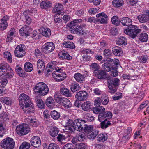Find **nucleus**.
I'll use <instances>...</instances> for the list:
<instances>
[{"mask_svg":"<svg viewBox=\"0 0 149 149\" xmlns=\"http://www.w3.org/2000/svg\"><path fill=\"white\" fill-rule=\"evenodd\" d=\"M85 120L80 119H77L75 121V122L73 120L69 119L67 122V126H68L69 132H74L75 130L81 131L84 129L83 126H84Z\"/></svg>","mask_w":149,"mask_h":149,"instance_id":"1","label":"nucleus"},{"mask_svg":"<svg viewBox=\"0 0 149 149\" xmlns=\"http://www.w3.org/2000/svg\"><path fill=\"white\" fill-rule=\"evenodd\" d=\"M33 89L35 94L42 96L46 95L49 91L48 86L43 82L38 83Z\"/></svg>","mask_w":149,"mask_h":149,"instance_id":"2","label":"nucleus"},{"mask_svg":"<svg viewBox=\"0 0 149 149\" xmlns=\"http://www.w3.org/2000/svg\"><path fill=\"white\" fill-rule=\"evenodd\" d=\"M105 108L103 107H99L98 108H95L93 109V112L96 114L99 113L98 120L101 122L105 118H112V114L111 112L109 111L104 112Z\"/></svg>","mask_w":149,"mask_h":149,"instance_id":"3","label":"nucleus"},{"mask_svg":"<svg viewBox=\"0 0 149 149\" xmlns=\"http://www.w3.org/2000/svg\"><path fill=\"white\" fill-rule=\"evenodd\" d=\"M14 75L11 68L6 63L0 64V76H3L7 78H11Z\"/></svg>","mask_w":149,"mask_h":149,"instance_id":"4","label":"nucleus"},{"mask_svg":"<svg viewBox=\"0 0 149 149\" xmlns=\"http://www.w3.org/2000/svg\"><path fill=\"white\" fill-rule=\"evenodd\" d=\"M141 32V29L138 28L137 26L133 25L128 29L124 30V32L126 34H128L132 38H134Z\"/></svg>","mask_w":149,"mask_h":149,"instance_id":"5","label":"nucleus"},{"mask_svg":"<svg viewBox=\"0 0 149 149\" xmlns=\"http://www.w3.org/2000/svg\"><path fill=\"white\" fill-rule=\"evenodd\" d=\"M15 145L14 140L10 137L4 139L1 143V146L6 149H13L14 148Z\"/></svg>","mask_w":149,"mask_h":149,"instance_id":"6","label":"nucleus"},{"mask_svg":"<svg viewBox=\"0 0 149 149\" xmlns=\"http://www.w3.org/2000/svg\"><path fill=\"white\" fill-rule=\"evenodd\" d=\"M16 130L18 134L24 135L28 133L30 130L29 127L27 125L22 124L16 127Z\"/></svg>","mask_w":149,"mask_h":149,"instance_id":"7","label":"nucleus"},{"mask_svg":"<svg viewBox=\"0 0 149 149\" xmlns=\"http://www.w3.org/2000/svg\"><path fill=\"white\" fill-rule=\"evenodd\" d=\"M19 102L20 107H24L31 102V100L29 97L27 95L22 93L19 97Z\"/></svg>","mask_w":149,"mask_h":149,"instance_id":"8","label":"nucleus"},{"mask_svg":"<svg viewBox=\"0 0 149 149\" xmlns=\"http://www.w3.org/2000/svg\"><path fill=\"white\" fill-rule=\"evenodd\" d=\"M55 99L57 102L60 103L65 109L70 108L72 107V104L71 102L66 98L57 97Z\"/></svg>","mask_w":149,"mask_h":149,"instance_id":"9","label":"nucleus"},{"mask_svg":"<svg viewBox=\"0 0 149 149\" xmlns=\"http://www.w3.org/2000/svg\"><path fill=\"white\" fill-rule=\"evenodd\" d=\"M24 45H19L16 47L14 52L15 56L21 58L24 56L25 52L24 49Z\"/></svg>","mask_w":149,"mask_h":149,"instance_id":"10","label":"nucleus"},{"mask_svg":"<svg viewBox=\"0 0 149 149\" xmlns=\"http://www.w3.org/2000/svg\"><path fill=\"white\" fill-rule=\"evenodd\" d=\"M55 49V45L52 42H48L42 46L43 51L45 53L52 52Z\"/></svg>","mask_w":149,"mask_h":149,"instance_id":"11","label":"nucleus"},{"mask_svg":"<svg viewBox=\"0 0 149 149\" xmlns=\"http://www.w3.org/2000/svg\"><path fill=\"white\" fill-rule=\"evenodd\" d=\"M68 27H70L72 33L79 35L81 34L82 35L84 34V30L81 28L80 26L79 25H68Z\"/></svg>","mask_w":149,"mask_h":149,"instance_id":"12","label":"nucleus"},{"mask_svg":"<svg viewBox=\"0 0 149 149\" xmlns=\"http://www.w3.org/2000/svg\"><path fill=\"white\" fill-rule=\"evenodd\" d=\"M96 16L98 18L97 21L101 24H106L107 23L108 20L107 15L104 12L96 14Z\"/></svg>","mask_w":149,"mask_h":149,"instance_id":"13","label":"nucleus"},{"mask_svg":"<svg viewBox=\"0 0 149 149\" xmlns=\"http://www.w3.org/2000/svg\"><path fill=\"white\" fill-rule=\"evenodd\" d=\"M52 76L57 82H60L64 80L66 77V74L65 73H58L57 72H53Z\"/></svg>","mask_w":149,"mask_h":149,"instance_id":"14","label":"nucleus"},{"mask_svg":"<svg viewBox=\"0 0 149 149\" xmlns=\"http://www.w3.org/2000/svg\"><path fill=\"white\" fill-rule=\"evenodd\" d=\"M88 96V94L86 91H82L78 92L75 96V97L79 101H84L86 100Z\"/></svg>","mask_w":149,"mask_h":149,"instance_id":"15","label":"nucleus"},{"mask_svg":"<svg viewBox=\"0 0 149 149\" xmlns=\"http://www.w3.org/2000/svg\"><path fill=\"white\" fill-rule=\"evenodd\" d=\"M25 122L33 127H37L39 123L38 120L32 118L31 116H29L25 119Z\"/></svg>","mask_w":149,"mask_h":149,"instance_id":"16","label":"nucleus"},{"mask_svg":"<svg viewBox=\"0 0 149 149\" xmlns=\"http://www.w3.org/2000/svg\"><path fill=\"white\" fill-rule=\"evenodd\" d=\"M26 113L31 114L34 112V108L32 102L30 103L28 105L24 107H22L21 108Z\"/></svg>","mask_w":149,"mask_h":149,"instance_id":"17","label":"nucleus"},{"mask_svg":"<svg viewBox=\"0 0 149 149\" xmlns=\"http://www.w3.org/2000/svg\"><path fill=\"white\" fill-rule=\"evenodd\" d=\"M30 142L31 146L35 148L39 147L41 143L40 139L38 136L33 137L31 140Z\"/></svg>","mask_w":149,"mask_h":149,"instance_id":"18","label":"nucleus"},{"mask_svg":"<svg viewBox=\"0 0 149 149\" xmlns=\"http://www.w3.org/2000/svg\"><path fill=\"white\" fill-rule=\"evenodd\" d=\"M138 19L139 21L141 23L147 22L149 19V10L146 11L145 14L139 15L138 17Z\"/></svg>","mask_w":149,"mask_h":149,"instance_id":"19","label":"nucleus"},{"mask_svg":"<svg viewBox=\"0 0 149 149\" xmlns=\"http://www.w3.org/2000/svg\"><path fill=\"white\" fill-rule=\"evenodd\" d=\"M41 34L46 37H49L51 35V31L48 28L42 27L40 29Z\"/></svg>","mask_w":149,"mask_h":149,"instance_id":"20","label":"nucleus"},{"mask_svg":"<svg viewBox=\"0 0 149 149\" xmlns=\"http://www.w3.org/2000/svg\"><path fill=\"white\" fill-rule=\"evenodd\" d=\"M52 5V2L47 0L44 1L40 3V8L44 9H47L50 8Z\"/></svg>","mask_w":149,"mask_h":149,"instance_id":"21","label":"nucleus"},{"mask_svg":"<svg viewBox=\"0 0 149 149\" xmlns=\"http://www.w3.org/2000/svg\"><path fill=\"white\" fill-rule=\"evenodd\" d=\"M74 77L77 82L80 83H82L85 79L84 75L79 73H75L74 74Z\"/></svg>","mask_w":149,"mask_h":149,"instance_id":"22","label":"nucleus"},{"mask_svg":"<svg viewBox=\"0 0 149 149\" xmlns=\"http://www.w3.org/2000/svg\"><path fill=\"white\" fill-rule=\"evenodd\" d=\"M120 22L123 26H129L132 25V21L131 19L127 17H123Z\"/></svg>","mask_w":149,"mask_h":149,"instance_id":"23","label":"nucleus"},{"mask_svg":"<svg viewBox=\"0 0 149 149\" xmlns=\"http://www.w3.org/2000/svg\"><path fill=\"white\" fill-rule=\"evenodd\" d=\"M96 138L97 141L100 142H104L107 140L108 135L106 133H100L98 135Z\"/></svg>","mask_w":149,"mask_h":149,"instance_id":"24","label":"nucleus"},{"mask_svg":"<svg viewBox=\"0 0 149 149\" xmlns=\"http://www.w3.org/2000/svg\"><path fill=\"white\" fill-rule=\"evenodd\" d=\"M120 80L119 79L115 78L112 79H109L107 81L108 84L116 87L119 84Z\"/></svg>","mask_w":149,"mask_h":149,"instance_id":"25","label":"nucleus"},{"mask_svg":"<svg viewBox=\"0 0 149 149\" xmlns=\"http://www.w3.org/2000/svg\"><path fill=\"white\" fill-rule=\"evenodd\" d=\"M35 101L37 106L39 108L44 109L45 107V103L41 98L37 97L35 98Z\"/></svg>","mask_w":149,"mask_h":149,"instance_id":"26","label":"nucleus"},{"mask_svg":"<svg viewBox=\"0 0 149 149\" xmlns=\"http://www.w3.org/2000/svg\"><path fill=\"white\" fill-rule=\"evenodd\" d=\"M92 104L89 101L84 102L81 105L82 109L85 111H88L91 108Z\"/></svg>","mask_w":149,"mask_h":149,"instance_id":"27","label":"nucleus"},{"mask_svg":"<svg viewBox=\"0 0 149 149\" xmlns=\"http://www.w3.org/2000/svg\"><path fill=\"white\" fill-rule=\"evenodd\" d=\"M95 75L100 79H104L106 75V73L103 70H98L94 74Z\"/></svg>","mask_w":149,"mask_h":149,"instance_id":"28","label":"nucleus"},{"mask_svg":"<svg viewBox=\"0 0 149 149\" xmlns=\"http://www.w3.org/2000/svg\"><path fill=\"white\" fill-rule=\"evenodd\" d=\"M59 56L62 59L70 60L72 58V57L65 52H60L59 54Z\"/></svg>","mask_w":149,"mask_h":149,"instance_id":"29","label":"nucleus"},{"mask_svg":"<svg viewBox=\"0 0 149 149\" xmlns=\"http://www.w3.org/2000/svg\"><path fill=\"white\" fill-rule=\"evenodd\" d=\"M15 32V29L13 28H11L8 33L7 37L6 39V42L10 41L12 40L13 36Z\"/></svg>","mask_w":149,"mask_h":149,"instance_id":"30","label":"nucleus"},{"mask_svg":"<svg viewBox=\"0 0 149 149\" xmlns=\"http://www.w3.org/2000/svg\"><path fill=\"white\" fill-rule=\"evenodd\" d=\"M99 133V131L96 130H93L88 134V137L90 139H94Z\"/></svg>","mask_w":149,"mask_h":149,"instance_id":"31","label":"nucleus"},{"mask_svg":"<svg viewBox=\"0 0 149 149\" xmlns=\"http://www.w3.org/2000/svg\"><path fill=\"white\" fill-rule=\"evenodd\" d=\"M113 67L111 63L108 62L105 63L102 65L103 70H104L105 72H108L111 70V69H113Z\"/></svg>","mask_w":149,"mask_h":149,"instance_id":"32","label":"nucleus"},{"mask_svg":"<svg viewBox=\"0 0 149 149\" xmlns=\"http://www.w3.org/2000/svg\"><path fill=\"white\" fill-rule=\"evenodd\" d=\"M100 122V127L102 129H106L111 125L110 121L107 119H105L104 121L102 120Z\"/></svg>","mask_w":149,"mask_h":149,"instance_id":"33","label":"nucleus"},{"mask_svg":"<svg viewBox=\"0 0 149 149\" xmlns=\"http://www.w3.org/2000/svg\"><path fill=\"white\" fill-rule=\"evenodd\" d=\"M29 27L26 25H24L19 30V33L22 36H28V30Z\"/></svg>","mask_w":149,"mask_h":149,"instance_id":"34","label":"nucleus"},{"mask_svg":"<svg viewBox=\"0 0 149 149\" xmlns=\"http://www.w3.org/2000/svg\"><path fill=\"white\" fill-rule=\"evenodd\" d=\"M127 40L125 37L122 36L116 40V44L118 45H125L127 43Z\"/></svg>","mask_w":149,"mask_h":149,"instance_id":"35","label":"nucleus"},{"mask_svg":"<svg viewBox=\"0 0 149 149\" xmlns=\"http://www.w3.org/2000/svg\"><path fill=\"white\" fill-rule=\"evenodd\" d=\"M112 52L113 54L116 56H119L122 53L121 49L117 46L112 48Z\"/></svg>","mask_w":149,"mask_h":149,"instance_id":"36","label":"nucleus"},{"mask_svg":"<svg viewBox=\"0 0 149 149\" xmlns=\"http://www.w3.org/2000/svg\"><path fill=\"white\" fill-rule=\"evenodd\" d=\"M1 100L5 104L8 105H11L13 102L12 99L8 97H3L1 98Z\"/></svg>","mask_w":149,"mask_h":149,"instance_id":"37","label":"nucleus"},{"mask_svg":"<svg viewBox=\"0 0 149 149\" xmlns=\"http://www.w3.org/2000/svg\"><path fill=\"white\" fill-rule=\"evenodd\" d=\"M62 44L63 46L65 48L73 49L75 47L74 44L71 42L68 41L66 42L64 41L63 43Z\"/></svg>","mask_w":149,"mask_h":149,"instance_id":"38","label":"nucleus"},{"mask_svg":"<svg viewBox=\"0 0 149 149\" xmlns=\"http://www.w3.org/2000/svg\"><path fill=\"white\" fill-rule=\"evenodd\" d=\"M33 65L30 62H26L24 65V70L26 72H30L33 70Z\"/></svg>","mask_w":149,"mask_h":149,"instance_id":"39","label":"nucleus"},{"mask_svg":"<svg viewBox=\"0 0 149 149\" xmlns=\"http://www.w3.org/2000/svg\"><path fill=\"white\" fill-rule=\"evenodd\" d=\"M37 65L38 69L43 70L45 68V63L42 59H39L38 60Z\"/></svg>","mask_w":149,"mask_h":149,"instance_id":"40","label":"nucleus"},{"mask_svg":"<svg viewBox=\"0 0 149 149\" xmlns=\"http://www.w3.org/2000/svg\"><path fill=\"white\" fill-rule=\"evenodd\" d=\"M54 103V100L52 97L47 98L46 101V105L50 108L53 107Z\"/></svg>","mask_w":149,"mask_h":149,"instance_id":"41","label":"nucleus"},{"mask_svg":"<svg viewBox=\"0 0 149 149\" xmlns=\"http://www.w3.org/2000/svg\"><path fill=\"white\" fill-rule=\"evenodd\" d=\"M112 3L115 7H119L123 5L124 1L123 0H113Z\"/></svg>","mask_w":149,"mask_h":149,"instance_id":"42","label":"nucleus"},{"mask_svg":"<svg viewBox=\"0 0 149 149\" xmlns=\"http://www.w3.org/2000/svg\"><path fill=\"white\" fill-rule=\"evenodd\" d=\"M60 92L61 94L65 95L66 96H70L71 95V93L70 91L65 88H62L60 89Z\"/></svg>","mask_w":149,"mask_h":149,"instance_id":"43","label":"nucleus"},{"mask_svg":"<svg viewBox=\"0 0 149 149\" xmlns=\"http://www.w3.org/2000/svg\"><path fill=\"white\" fill-rule=\"evenodd\" d=\"M60 113L55 110L51 112V116L52 118L55 120H58L60 116Z\"/></svg>","mask_w":149,"mask_h":149,"instance_id":"44","label":"nucleus"},{"mask_svg":"<svg viewBox=\"0 0 149 149\" xmlns=\"http://www.w3.org/2000/svg\"><path fill=\"white\" fill-rule=\"evenodd\" d=\"M3 56L4 58L7 59V61L10 63H11L12 61V56L11 53L9 52H4Z\"/></svg>","mask_w":149,"mask_h":149,"instance_id":"45","label":"nucleus"},{"mask_svg":"<svg viewBox=\"0 0 149 149\" xmlns=\"http://www.w3.org/2000/svg\"><path fill=\"white\" fill-rule=\"evenodd\" d=\"M139 39L142 42H146L148 40V35L146 33H142L139 36Z\"/></svg>","mask_w":149,"mask_h":149,"instance_id":"46","label":"nucleus"},{"mask_svg":"<svg viewBox=\"0 0 149 149\" xmlns=\"http://www.w3.org/2000/svg\"><path fill=\"white\" fill-rule=\"evenodd\" d=\"M91 70L95 73L100 69V66L97 64L95 63H93L90 66Z\"/></svg>","mask_w":149,"mask_h":149,"instance_id":"47","label":"nucleus"},{"mask_svg":"<svg viewBox=\"0 0 149 149\" xmlns=\"http://www.w3.org/2000/svg\"><path fill=\"white\" fill-rule=\"evenodd\" d=\"M58 132V129L56 127H53L50 129V135L53 137L56 136Z\"/></svg>","mask_w":149,"mask_h":149,"instance_id":"48","label":"nucleus"},{"mask_svg":"<svg viewBox=\"0 0 149 149\" xmlns=\"http://www.w3.org/2000/svg\"><path fill=\"white\" fill-rule=\"evenodd\" d=\"M111 21L113 24L116 25H118L120 22V20L116 16L113 17L111 18Z\"/></svg>","mask_w":149,"mask_h":149,"instance_id":"49","label":"nucleus"},{"mask_svg":"<svg viewBox=\"0 0 149 149\" xmlns=\"http://www.w3.org/2000/svg\"><path fill=\"white\" fill-rule=\"evenodd\" d=\"M79 84L77 83H74L72 84L70 88L72 91L74 92L79 90Z\"/></svg>","mask_w":149,"mask_h":149,"instance_id":"50","label":"nucleus"},{"mask_svg":"<svg viewBox=\"0 0 149 149\" xmlns=\"http://www.w3.org/2000/svg\"><path fill=\"white\" fill-rule=\"evenodd\" d=\"M93 127L92 125L85 124L83 130L84 132L89 133L93 130Z\"/></svg>","mask_w":149,"mask_h":149,"instance_id":"51","label":"nucleus"},{"mask_svg":"<svg viewBox=\"0 0 149 149\" xmlns=\"http://www.w3.org/2000/svg\"><path fill=\"white\" fill-rule=\"evenodd\" d=\"M94 117L91 116L90 114H86L85 116V120L86 122H91L93 121L94 119Z\"/></svg>","mask_w":149,"mask_h":149,"instance_id":"52","label":"nucleus"},{"mask_svg":"<svg viewBox=\"0 0 149 149\" xmlns=\"http://www.w3.org/2000/svg\"><path fill=\"white\" fill-rule=\"evenodd\" d=\"M82 21L83 20L81 19H76L71 21L70 23L68 24V25H78L77 24L82 22Z\"/></svg>","mask_w":149,"mask_h":149,"instance_id":"53","label":"nucleus"},{"mask_svg":"<svg viewBox=\"0 0 149 149\" xmlns=\"http://www.w3.org/2000/svg\"><path fill=\"white\" fill-rule=\"evenodd\" d=\"M63 8V6L62 4L58 3L57 4L54 8L53 9L55 12H58L61 11Z\"/></svg>","mask_w":149,"mask_h":149,"instance_id":"54","label":"nucleus"},{"mask_svg":"<svg viewBox=\"0 0 149 149\" xmlns=\"http://www.w3.org/2000/svg\"><path fill=\"white\" fill-rule=\"evenodd\" d=\"M30 147V144L28 142H23L20 146L19 149H28Z\"/></svg>","mask_w":149,"mask_h":149,"instance_id":"55","label":"nucleus"},{"mask_svg":"<svg viewBox=\"0 0 149 149\" xmlns=\"http://www.w3.org/2000/svg\"><path fill=\"white\" fill-rule=\"evenodd\" d=\"M60 15L59 14L55 15L54 17V21L55 23L57 25L61 22L62 21L61 18L60 16Z\"/></svg>","mask_w":149,"mask_h":149,"instance_id":"56","label":"nucleus"},{"mask_svg":"<svg viewBox=\"0 0 149 149\" xmlns=\"http://www.w3.org/2000/svg\"><path fill=\"white\" fill-rule=\"evenodd\" d=\"M108 87L109 88V92L111 94H113L117 91L116 87L108 85Z\"/></svg>","mask_w":149,"mask_h":149,"instance_id":"57","label":"nucleus"},{"mask_svg":"<svg viewBox=\"0 0 149 149\" xmlns=\"http://www.w3.org/2000/svg\"><path fill=\"white\" fill-rule=\"evenodd\" d=\"M86 145L83 143H79L76 144L75 149H86Z\"/></svg>","mask_w":149,"mask_h":149,"instance_id":"58","label":"nucleus"},{"mask_svg":"<svg viewBox=\"0 0 149 149\" xmlns=\"http://www.w3.org/2000/svg\"><path fill=\"white\" fill-rule=\"evenodd\" d=\"M138 59L141 63H145L148 59V57L146 56H142L138 57Z\"/></svg>","mask_w":149,"mask_h":149,"instance_id":"59","label":"nucleus"},{"mask_svg":"<svg viewBox=\"0 0 149 149\" xmlns=\"http://www.w3.org/2000/svg\"><path fill=\"white\" fill-rule=\"evenodd\" d=\"M104 95L106 96L105 97H101V102L103 105H106L108 103L109 100L108 97L106 96V95L105 94Z\"/></svg>","mask_w":149,"mask_h":149,"instance_id":"60","label":"nucleus"},{"mask_svg":"<svg viewBox=\"0 0 149 149\" xmlns=\"http://www.w3.org/2000/svg\"><path fill=\"white\" fill-rule=\"evenodd\" d=\"M75 13L79 17H81L84 15V11L82 9L77 10L75 11Z\"/></svg>","mask_w":149,"mask_h":149,"instance_id":"61","label":"nucleus"},{"mask_svg":"<svg viewBox=\"0 0 149 149\" xmlns=\"http://www.w3.org/2000/svg\"><path fill=\"white\" fill-rule=\"evenodd\" d=\"M131 129L130 127L128 128L127 129L125 130V133L127 134L125 136L123 137V139H125L126 138H130V133L131 132Z\"/></svg>","mask_w":149,"mask_h":149,"instance_id":"62","label":"nucleus"},{"mask_svg":"<svg viewBox=\"0 0 149 149\" xmlns=\"http://www.w3.org/2000/svg\"><path fill=\"white\" fill-rule=\"evenodd\" d=\"M48 149H59V148L56 144L52 143L49 145Z\"/></svg>","mask_w":149,"mask_h":149,"instance_id":"63","label":"nucleus"},{"mask_svg":"<svg viewBox=\"0 0 149 149\" xmlns=\"http://www.w3.org/2000/svg\"><path fill=\"white\" fill-rule=\"evenodd\" d=\"M8 83V81L6 79H0V86L3 87L7 84Z\"/></svg>","mask_w":149,"mask_h":149,"instance_id":"64","label":"nucleus"}]
</instances>
